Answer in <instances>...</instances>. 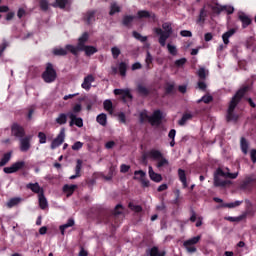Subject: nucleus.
Wrapping results in <instances>:
<instances>
[{"mask_svg":"<svg viewBox=\"0 0 256 256\" xmlns=\"http://www.w3.org/2000/svg\"><path fill=\"white\" fill-rule=\"evenodd\" d=\"M93 83H95V76L93 74H88L84 77L81 87L82 89H85V91H89L92 87L91 84Z\"/></svg>","mask_w":256,"mask_h":256,"instance_id":"6e6552de","label":"nucleus"},{"mask_svg":"<svg viewBox=\"0 0 256 256\" xmlns=\"http://www.w3.org/2000/svg\"><path fill=\"white\" fill-rule=\"evenodd\" d=\"M149 116L147 115V111H142L141 113H140V122L141 123H143V121H147V119H148V121H149Z\"/></svg>","mask_w":256,"mask_h":256,"instance_id":"4d7b16f0","label":"nucleus"},{"mask_svg":"<svg viewBox=\"0 0 256 256\" xmlns=\"http://www.w3.org/2000/svg\"><path fill=\"white\" fill-rule=\"evenodd\" d=\"M146 64L147 67H149V65H151V63H153V56L151 55V52L147 51L146 52Z\"/></svg>","mask_w":256,"mask_h":256,"instance_id":"5fc2aeb1","label":"nucleus"},{"mask_svg":"<svg viewBox=\"0 0 256 256\" xmlns=\"http://www.w3.org/2000/svg\"><path fill=\"white\" fill-rule=\"evenodd\" d=\"M21 201H22L21 197L11 198L6 203V207H8V209H12V207H17V205H19V203H21Z\"/></svg>","mask_w":256,"mask_h":256,"instance_id":"4be33fe9","label":"nucleus"},{"mask_svg":"<svg viewBox=\"0 0 256 256\" xmlns=\"http://www.w3.org/2000/svg\"><path fill=\"white\" fill-rule=\"evenodd\" d=\"M38 201L40 205V209H47L49 207V203L47 202V198L44 193L38 195Z\"/></svg>","mask_w":256,"mask_h":256,"instance_id":"aec40b11","label":"nucleus"},{"mask_svg":"<svg viewBox=\"0 0 256 256\" xmlns=\"http://www.w3.org/2000/svg\"><path fill=\"white\" fill-rule=\"evenodd\" d=\"M12 155H13L12 152L5 153L0 160V167H5V165H7L9 161H11Z\"/></svg>","mask_w":256,"mask_h":256,"instance_id":"b1692460","label":"nucleus"},{"mask_svg":"<svg viewBox=\"0 0 256 256\" xmlns=\"http://www.w3.org/2000/svg\"><path fill=\"white\" fill-rule=\"evenodd\" d=\"M249 89V86H244L238 92L234 95L232 100L230 101V105L228 108L226 119L228 122H235L237 119H239V116L234 114L233 111H235V108L237 107L238 103L241 101V98L247 93V90Z\"/></svg>","mask_w":256,"mask_h":256,"instance_id":"f03ea898","label":"nucleus"},{"mask_svg":"<svg viewBox=\"0 0 256 256\" xmlns=\"http://www.w3.org/2000/svg\"><path fill=\"white\" fill-rule=\"evenodd\" d=\"M83 148V143L81 141H77L72 145L73 151H79V149Z\"/></svg>","mask_w":256,"mask_h":256,"instance_id":"864d4df0","label":"nucleus"},{"mask_svg":"<svg viewBox=\"0 0 256 256\" xmlns=\"http://www.w3.org/2000/svg\"><path fill=\"white\" fill-rule=\"evenodd\" d=\"M167 49L170 55H173L174 57L177 55V47L175 45L167 44Z\"/></svg>","mask_w":256,"mask_h":256,"instance_id":"49530a36","label":"nucleus"},{"mask_svg":"<svg viewBox=\"0 0 256 256\" xmlns=\"http://www.w3.org/2000/svg\"><path fill=\"white\" fill-rule=\"evenodd\" d=\"M184 63H187V59H185V58H182V59H179V60L175 61V65H177V67H183Z\"/></svg>","mask_w":256,"mask_h":256,"instance_id":"69168bd1","label":"nucleus"},{"mask_svg":"<svg viewBox=\"0 0 256 256\" xmlns=\"http://www.w3.org/2000/svg\"><path fill=\"white\" fill-rule=\"evenodd\" d=\"M129 169H131V166H129L127 164H122L120 166V172L121 173H127L129 171Z\"/></svg>","mask_w":256,"mask_h":256,"instance_id":"e2e57ef3","label":"nucleus"},{"mask_svg":"<svg viewBox=\"0 0 256 256\" xmlns=\"http://www.w3.org/2000/svg\"><path fill=\"white\" fill-rule=\"evenodd\" d=\"M178 177H179L184 189H187V187H189V184H187V175L185 174V170L179 169Z\"/></svg>","mask_w":256,"mask_h":256,"instance_id":"f3484780","label":"nucleus"},{"mask_svg":"<svg viewBox=\"0 0 256 256\" xmlns=\"http://www.w3.org/2000/svg\"><path fill=\"white\" fill-rule=\"evenodd\" d=\"M97 123L99 125H102V127H105L107 125V114L101 113L96 117Z\"/></svg>","mask_w":256,"mask_h":256,"instance_id":"a878e982","label":"nucleus"},{"mask_svg":"<svg viewBox=\"0 0 256 256\" xmlns=\"http://www.w3.org/2000/svg\"><path fill=\"white\" fill-rule=\"evenodd\" d=\"M12 135L14 137H24L25 136V130L19 125V124H13L12 128Z\"/></svg>","mask_w":256,"mask_h":256,"instance_id":"ddd939ff","label":"nucleus"},{"mask_svg":"<svg viewBox=\"0 0 256 256\" xmlns=\"http://www.w3.org/2000/svg\"><path fill=\"white\" fill-rule=\"evenodd\" d=\"M45 83H53L55 79H57V72L53 69V65L51 63L47 64L46 70L42 75Z\"/></svg>","mask_w":256,"mask_h":256,"instance_id":"20e7f679","label":"nucleus"},{"mask_svg":"<svg viewBox=\"0 0 256 256\" xmlns=\"http://www.w3.org/2000/svg\"><path fill=\"white\" fill-rule=\"evenodd\" d=\"M148 175H149L151 181H154V183H161V181H163V176H161V174L155 172L153 170V166L148 167Z\"/></svg>","mask_w":256,"mask_h":256,"instance_id":"9b49d317","label":"nucleus"},{"mask_svg":"<svg viewBox=\"0 0 256 256\" xmlns=\"http://www.w3.org/2000/svg\"><path fill=\"white\" fill-rule=\"evenodd\" d=\"M133 19H135V17L125 16L124 19H123V24L124 25H130L131 23H133Z\"/></svg>","mask_w":256,"mask_h":256,"instance_id":"6e6d98bb","label":"nucleus"},{"mask_svg":"<svg viewBox=\"0 0 256 256\" xmlns=\"http://www.w3.org/2000/svg\"><path fill=\"white\" fill-rule=\"evenodd\" d=\"M138 19H152V21H157V16L153 12L147 10H140L137 12Z\"/></svg>","mask_w":256,"mask_h":256,"instance_id":"9d476101","label":"nucleus"},{"mask_svg":"<svg viewBox=\"0 0 256 256\" xmlns=\"http://www.w3.org/2000/svg\"><path fill=\"white\" fill-rule=\"evenodd\" d=\"M103 107L105 111H108V113H113V102L109 99L105 100L103 103Z\"/></svg>","mask_w":256,"mask_h":256,"instance_id":"f704fd0d","label":"nucleus"},{"mask_svg":"<svg viewBox=\"0 0 256 256\" xmlns=\"http://www.w3.org/2000/svg\"><path fill=\"white\" fill-rule=\"evenodd\" d=\"M238 17L240 21L242 22V27L245 29V27H249L251 25V18L245 15V13L240 12L238 14Z\"/></svg>","mask_w":256,"mask_h":256,"instance_id":"2eb2a0df","label":"nucleus"},{"mask_svg":"<svg viewBox=\"0 0 256 256\" xmlns=\"http://www.w3.org/2000/svg\"><path fill=\"white\" fill-rule=\"evenodd\" d=\"M76 163H77L75 168L76 174L70 176V179H77V177H81V169L83 167V161L78 159Z\"/></svg>","mask_w":256,"mask_h":256,"instance_id":"412c9836","label":"nucleus"},{"mask_svg":"<svg viewBox=\"0 0 256 256\" xmlns=\"http://www.w3.org/2000/svg\"><path fill=\"white\" fill-rule=\"evenodd\" d=\"M27 189H31L33 193H37L38 195L43 193V189L39 186V183H29L27 184Z\"/></svg>","mask_w":256,"mask_h":256,"instance_id":"a211bd4d","label":"nucleus"},{"mask_svg":"<svg viewBox=\"0 0 256 256\" xmlns=\"http://www.w3.org/2000/svg\"><path fill=\"white\" fill-rule=\"evenodd\" d=\"M250 157H251L252 163H256V150L255 149L250 151Z\"/></svg>","mask_w":256,"mask_h":256,"instance_id":"338daca9","label":"nucleus"},{"mask_svg":"<svg viewBox=\"0 0 256 256\" xmlns=\"http://www.w3.org/2000/svg\"><path fill=\"white\" fill-rule=\"evenodd\" d=\"M133 37L138 41H141L142 43H145V41H147V36H142L141 34H139V32H133Z\"/></svg>","mask_w":256,"mask_h":256,"instance_id":"37998d69","label":"nucleus"},{"mask_svg":"<svg viewBox=\"0 0 256 256\" xmlns=\"http://www.w3.org/2000/svg\"><path fill=\"white\" fill-rule=\"evenodd\" d=\"M66 51L72 53L73 55H77L79 51H83V49H79V45L77 47L73 45H66Z\"/></svg>","mask_w":256,"mask_h":256,"instance_id":"c9c22d12","label":"nucleus"},{"mask_svg":"<svg viewBox=\"0 0 256 256\" xmlns=\"http://www.w3.org/2000/svg\"><path fill=\"white\" fill-rule=\"evenodd\" d=\"M163 117V112H161L160 110H156L148 119L151 125H159V122L161 121V119H163Z\"/></svg>","mask_w":256,"mask_h":256,"instance_id":"f8f14e48","label":"nucleus"},{"mask_svg":"<svg viewBox=\"0 0 256 256\" xmlns=\"http://www.w3.org/2000/svg\"><path fill=\"white\" fill-rule=\"evenodd\" d=\"M119 71H120V75H122V77H125V75L127 74V64L125 63H120L119 64Z\"/></svg>","mask_w":256,"mask_h":256,"instance_id":"79ce46f5","label":"nucleus"},{"mask_svg":"<svg viewBox=\"0 0 256 256\" xmlns=\"http://www.w3.org/2000/svg\"><path fill=\"white\" fill-rule=\"evenodd\" d=\"M40 7L41 9H43V11H47L49 7V2H47V0L40 1Z\"/></svg>","mask_w":256,"mask_h":256,"instance_id":"680f3d73","label":"nucleus"},{"mask_svg":"<svg viewBox=\"0 0 256 256\" xmlns=\"http://www.w3.org/2000/svg\"><path fill=\"white\" fill-rule=\"evenodd\" d=\"M208 73L209 71L205 70V68H200L198 70V76L200 77V79H205Z\"/></svg>","mask_w":256,"mask_h":256,"instance_id":"8fccbe9b","label":"nucleus"},{"mask_svg":"<svg viewBox=\"0 0 256 256\" xmlns=\"http://www.w3.org/2000/svg\"><path fill=\"white\" fill-rule=\"evenodd\" d=\"M205 17H207V12L205 11V8H202L200 10L199 18H198V23H203L205 21Z\"/></svg>","mask_w":256,"mask_h":256,"instance_id":"c03bdc74","label":"nucleus"},{"mask_svg":"<svg viewBox=\"0 0 256 256\" xmlns=\"http://www.w3.org/2000/svg\"><path fill=\"white\" fill-rule=\"evenodd\" d=\"M82 51H84L88 56L95 55V53H97L95 46H84Z\"/></svg>","mask_w":256,"mask_h":256,"instance_id":"473e14b6","label":"nucleus"},{"mask_svg":"<svg viewBox=\"0 0 256 256\" xmlns=\"http://www.w3.org/2000/svg\"><path fill=\"white\" fill-rule=\"evenodd\" d=\"M26 14L27 12H25V9L19 8L17 12V17L18 19H23V17H25Z\"/></svg>","mask_w":256,"mask_h":256,"instance_id":"bf43d9fd","label":"nucleus"},{"mask_svg":"<svg viewBox=\"0 0 256 256\" xmlns=\"http://www.w3.org/2000/svg\"><path fill=\"white\" fill-rule=\"evenodd\" d=\"M240 147L244 155H247V153L249 152V142H247L245 138H241Z\"/></svg>","mask_w":256,"mask_h":256,"instance_id":"bb28decb","label":"nucleus"},{"mask_svg":"<svg viewBox=\"0 0 256 256\" xmlns=\"http://www.w3.org/2000/svg\"><path fill=\"white\" fill-rule=\"evenodd\" d=\"M68 117L70 119V127H73V125H76V127H83V118L77 117L75 113H68Z\"/></svg>","mask_w":256,"mask_h":256,"instance_id":"1a4fd4ad","label":"nucleus"},{"mask_svg":"<svg viewBox=\"0 0 256 256\" xmlns=\"http://www.w3.org/2000/svg\"><path fill=\"white\" fill-rule=\"evenodd\" d=\"M38 138H39V143L41 145H44V143H47V135H45V133L39 132L38 133Z\"/></svg>","mask_w":256,"mask_h":256,"instance_id":"de8ad7c7","label":"nucleus"},{"mask_svg":"<svg viewBox=\"0 0 256 256\" xmlns=\"http://www.w3.org/2000/svg\"><path fill=\"white\" fill-rule=\"evenodd\" d=\"M235 32L236 30L232 28L222 35V41L224 45H229V38L233 37L235 35Z\"/></svg>","mask_w":256,"mask_h":256,"instance_id":"dca6fc26","label":"nucleus"},{"mask_svg":"<svg viewBox=\"0 0 256 256\" xmlns=\"http://www.w3.org/2000/svg\"><path fill=\"white\" fill-rule=\"evenodd\" d=\"M180 35H181L182 37H192V36H193V33H191V31H189V30H182V31L180 32Z\"/></svg>","mask_w":256,"mask_h":256,"instance_id":"0e129e2a","label":"nucleus"},{"mask_svg":"<svg viewBox=\"0 0 256 256\" xmlns=\"http://www.w3.org/2000/svg\"><path fill=\"white\" fill-rule=\"evenodd\" d=\"M237 177H239V171L231 173L229 168H226L225 170L218 168L214 173V186L225 187L231 183V181L226 179H237Z\"/></svg>","mask_w":256,"mask_h":256,"instance_id":"f257e3e1","label":"nucleus"},{"mask_svg":"<svg viewBox=\"0 0 256 256\" xmlns=\"http://www.w3.org/2000/svg\"><path fill=\"white\" fill-rule=\"evenodd\" d=\"M67 3H69V0H55V2L52 4V7H59V9H65Z\"/></svg>","mask_w":256,"mask_h":256,"instance_id":"72a5a7b5","label":"nucleus"},{"mask_svg":"<svg viewBox=\"0 0 256 256\" xmlns=\"http://www.w3.org/2000/svg\"><path fill=\"white\" fill-rule=\"evenodd\" d=\"M75 189H77V185L75 184H72V185L66 184L63 186V191L64 193H66L67 197H71V195L75 193Z\"/></svg>","mask_w":256,"mask_h":256,"instance_id":"6ab92c4d","label":"nucleus"},{"mask_svg":"<svg viewBox=\"0 0 256 256\" xmlns=\"http://www.w3.org/2000/svg\"><path fill=\"white\" fill-rule=\"evenodd\" d=\"M191 119H193V115H191V114H184L182 116V118L179 120L178 124L183 126V125H185V123H187V121H191Z\"/></svg>","mask_w":256,"mask_h":256,"instance_id":"e433bc0d","label":"nucleus"},{"mask_svg":"<svg viewBox=\"0 0 256 256\" xmlns=\"http://www.w3.org/2000/svg\"><path fill=\"white\" fill-rule=\"evenodd\" d=\"M111 53L114 59H117L119 55H121V50L118 47H112L111 48Z\"/></svg>","mask_w":256,"mask_h":256,"instance_id":"09e8293b","label":"nucleus"},{"mask_svg":"<svg viewBox=\"0 0 256 256\" xmlns=\"http://www.w3.org/2000/svg\"><path fill=\"white\" fill-rule=\"evenodd\" d=\"M138 93H140V95H147V93H148L147 88L143 85H139Z\"/></svg>","mask_w":256,"mask_h":256,"instance_id":"13d9d810","label":"nucleus"},{"mask_svg":"<svg viewBox=\"0 0 256 256\" xmlns=\"http://www.w3.org/2000/svg\"><path fill=\"white\" fill-rule=\"evenodd\" d=\"M88 40L89 34H82V36L78 39V49H83L85 47V43H87Z\"/></svg>","mask_w":256,"mask_h":256,"instance_id":"5701e85b","label":"nucleus"},{"mask_svg":"<svg viewBox=\"0 0 256 256\" xmlns=\"http://www.w3.org/2000/svg\"><path fill=\"white\" fill-rule=\"evenodd\" d=\"M199 241H201V236H195L193 238H190V239L184 241L183 247H185V249L188 253H196L197 248L195 247V245H197V243Z\"/></svg>","mask_w":256,"mask_h":256,"instance_id":"39448f33","label":"nucleus"},{"mask_svg":"<svg viewBox=\"0 0 256 256\" xmlns=\"http://www.w3.org/2000/svg\"><path fill=\"white\" fill-rule=\"evenodd\" d=\"M129 208L131 211H135V213H141V211H143V208L139 205L129 204Z\"/></svg>","mask_w":256,"mask_h":256,"instance_id":"603ef678","label":"nucleus"},{"mask_svg":"<svg viewBox=\"0 0 256 256\" xmlns=\"http://www.w3.org/2000/svg\"><path fill=\"white\" fill-rule=\"evenodd\" d=\"M201 101L205 102V103H211V101H213V97L211 96H203L200 100H198V103H201Z\"/></svg>","mask_w":256,"mask_h":256,"instance_id":"052dcab7","label":"nucleus"},{"mask_svg":"<svg viewBox=\"0 0 256 256\" xmlns=\"http://www.w3.org/2000/svg\"><path fill=\"white\" fill-rule=\"evenodd\" d=\"M83 107L81 106V104H76L73 109H72V112H69V113H74V115L77 116L78 113H81Z\"/></svg>","mask_w":256,"mask_h":256,"instance_id":"3c124183","label":"nucleus"},{"mask_svg":"<svg viewBox=\"0 0 256 256\" xmlns=\"http://www.w3.org/2000/svg\"><path fill=\"white\" fill-rule=\"evenodd\" d=\"M220 11H226L228 15H231L235 11V8L233 6H221Z\"/></svg>","mask_w":256,"mask_h":256,"instance_id":"a18cd8bd","label":"nucleus"},{"mask_svg":"<svg viewBox=\"0 0 256 256\" xmlns=\"http://www.w3.org/2000/svg\"><path fill=\"white\" fill-rule=\"evenodd\" d=\"M149 157L155 161H159L163 157V154L159 150H151L149 152Z\"/></svg>","mask_w":256,"mask_h":256,"instance_id":"cd10ccee","label":"nucleus"},{"mask_svg":"<svg viewBox=\"0 0 256 256\" xmlns=\"http://www.w3.org/2000/svg\"><path fill=\"white\" fill-rule=\"evenodd\" d=\"M249 183H256V175L255 174L246 176V179L242 184V189H245V187H247V185H249Z\"/></svg>","mask_w":256,"mask_h":256,"instance_id":"c756f323","label":"nucleus"},{"mask_svg":"<svg viewBox=\"0 0 256 256\" xmlns=\"http://www.w3.org/2000/svg\"><path fill=\"white\" fill-rule=\"evenodd\" d=\"M31 149V140L29 138H22L20 140V151L27 153Z\"/></svg>","mask_w":256,"mask_h":256,"instance_id":"4468645a","label":"nucleus"},{"mask_svg":"<svg viewBox=\"0 0 256 256\" xmlns=\"http://www.w3.org/2000/svg\"><path fill=\"white\" fill-rule=\"evenodd\" d=\"M122 99L123 101H131L133 99V95H131V91L129 89H124V92L122 93Z\"/></svg>","mask_w":256,"mask_h":256,"instance_id":"58836bf2","label":"nucleus"},{"mask_svg":"<svg viewBox=\"0 0 256 256\" xmlns=\"http://www.w3.org/2000/svg\"><path fill=\"white\" fill-rule=\"evenodd\" d=\"M23 167H25V161H18L13 163L11 166L5 167L3 171L9 175L11 173H17V171H21Z\"/></svg>","mask_w":256,"mask_h":256,"instance_id":"423d86ee","label":"nucleus"},{"mask_svg":"<svg viewBox=\"0 0 256 256\" xmlns=\"http://www.w3.org/2000/svg\"><path fill=\"white\" fill-rule=\"evenodd\" d=\"M141 67H143V65H141L140 62H135V63L132 65V71H137V69H141Z\"/></svg>","mask_w":256,"mask_h":256,"instance_id":"774afa93","label":"nucleus"},{"mask_svg":"<svg viewBox=\"0 0 256 256\" xmlns=\"http://www.w3.org/2000/svg\"><path fill=\"white\" fill-rule=\"evenodd\" d=\"M53 54L54 55H58V56H63V55H67V48H54L53 49Z\"/></svg>","mask_w":256,"mask_h":256,"instance_id":"4c0bfd02","label":"nucleus"},{"mask_svg":"<svg viewBox=\"0 0 256 256\" xmlns=\"http://www.w3.org/2000/svg\"><path fill=\"white\" fill-rule=\"evenodd\" d=\"M153 31L154 33H156V35H159L160 45L162 47H165L167 40L169 39V37H171V33H173V28L171 27V23L166 22L162 25V29L154 28Z\"/></svg>","mask_w":256,"mask_h":256,"instance_id":"7ed1b4c3","label":"nucleus"},{"mask_svg":"<svg viewBox=\"0 0 256 256\" xmlns=\"http://www.w3.org/2000/svg\"><path fill=\"white\" fill-rule=\"evenodd\" d=\"M73 225H75V220L71 218L67 221L66 224H63L59 227L61 234L65 235V229H69V227H73Z\"/></svg>","mask_w":256,"mask_h":256,"instance_id":"393cba45","label":"nucleus"},{"mask_svg":"<svg viewBox=\"0 0 256 256\" xmlns=\"http://www.w3.org/2000/svg\"><path fill=\"white\" fill-rule=\"evenodd\" d=\"M121 11V7L117 3L111 4L110 7V15H115V13H119Z\"/></svg>","mask_w":256,"mask_h":256,"instance_id":"ea45409f","label":"nucleus"},{"mask_svg":"<svg viewBox=\"0 0 256 256\" xmlns=\"http://www.w3.org/2000/svg\"><path fill=\"white\" fill-rule=\"evenodd\" d=\"M67 117H69V114L61 113L56 118V123L58 125H65L67 123Z\"/></svg>","mask_w":256,"mask_h":256,"instance_id":"7c9ffc66","label":"nucleus"},{"mask_svg":"<svg viewBox=\"0 0 256 256\" xmlns=\"http://www.w3.org/2000/svg\"><path fill=\"white\" fill-rule=\"evenodd\" d=\"M64 141H65V128H62L58 136L52 141L51 149H57V147H60V145H63Z\"/></svg>","mask_w":256,"mask_h":256,"instance_id":"0eeeda50","label":"nucleus"},{"mask_svg":"<svg viewBox=\"0 0 256 256\" xmlns=\"http://www.w3.org/2000/svg\"><path fill=\"white\" fill-rule=\"evenodd\" d=\"M150 256H165V252H159V249L157 247H153L149 251Z\"/></svg>","mask_w":256,"mask_h":256,"instance_id":"a19ab883","label":"nucleus"},{"mask_svg":"<svg viewBox=\"0 0 256 256\" xmlns=\"http://www.w3.org/2000/svg\"><path fill=\"white\" fill-rule=\"evenodd\" d=\"M145 177H147V173L143 170H137L134 172L135 181H142V179H145Z\"/></svg>","mask_w":256,"mask_h":256,"instance_id":"c85d7f7f","label":"nucleus"},{"mask_svg":"<svg viewBox=\"0 0 256 256\" xmlns=\"http://www.w3.org/2000/svg\"><path fill=\"white\" fill-rule=\"evenodd\" d=\"M156 167L158 169H162V167H169V160H167V158H164L163 156L157 160V165Z\"/></svg>","mask_w":256,"mask_h":256,"instance_id":"2f4dec72","label":"nucleus"}]
</instances>
